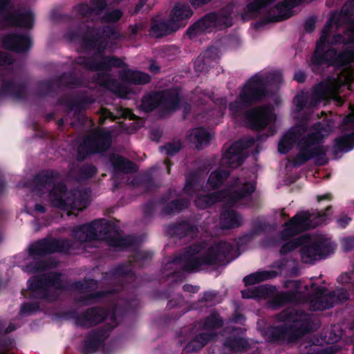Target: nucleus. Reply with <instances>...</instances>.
<instances>
[{"label": "nucleus", "mask_w": 354, "mask_h": 354, "mask_svg": "<svg viewBox=\"0 0 354 354\" xmlns=\"http://www.w3.org/2000/svg\"><path fill=\"white\" fill-rule=\"evenodd\" d=\"M64 37L70 41L80 40L85 51L94 52L92 56H79L74 61L75 64L87 71H111L128 66L124 58L105 54L109 40L118 41L121 38L120 33L114 26L97 27L82 24L75 30H68Z\"/></svg>", "instance_id": "obj_1"}, {"label": "nucleus", "mask_w": 354, "mask_h": 354, "mask_svg": "<svg viewBox=\"0 0 354 354\" xmlns=\"http://www.w3.org/2000/svg\"><path fill=\"white\" fill-rule=\"evenodd\" d=\"M234 245L225 241L214 242L203 252L198 253L189 246L183 254L175 256L161 267L162 281H169V288L181 283L185 273H196L209 268L216 269L229 263L227 257Z\"/></svg>", "instance_id": "obj_2"}, {"label": "nucleus", "mask_w": 354, "mask_h": 354, "mask_svg": "<svg viewBox=\"0 0 354 354\" xmlns=\"http://www.w3.org/2000/svg\"><path fill=\"white\" fill-rule=\"evenodd\" d=\"M311 129L312 132L301 136L307 131L308 125L301 123L286 132L279 141L278 151L281 154L288 153L297 144L298 153L292 160L294 167H299L313 158H315V164L319 166L328 162L326 150L322 144L330 131V127L317 122L312 126Z\"/></svg>", "instance_id": "obj_3"}, {"label": "nucleus", "mask_w": 354, "mask_h": 354, "mask_svg": "<svg viewBox=\"0 0 354 354\" xmlns=\"http://www.w3.org/2000/svg\"><path fill=\"white\" fill-rule=\"evenodd\" d=\"M62 273L50 272L35 275L28 280L27 284L32 297L54 302L58 299V294L51 291L50 288L56 290L63 291L68 289L63 281ZM99 286L98 281L94 279H85L84 282L75 281L69 286L70 289L77 290L93 291Z\"/></svg>", "instance_id": "obj_4"}, {"label": "nucleus", "mask_w": 354, "mask_h": 354, "mask_svg": "<svg viewBox=\"0 0 354 354\" xmlns=\"http://www.w3.org/2000/svg\"><path fill=\"white\" fill-rule=\"evenodd\" d=\"M285 320L292 323L273 326L268 329L266 335L270 342L278 344L296 343L304 335L313 330V319L306 313H301L300 315L297 313L296 317L290 313L287 315Z\"/></svg>", "instance_id": "obj_5"}, {"label": "nucleus", "mask_w": 354, "mask_h": 354, "mask_svg": "<svg viewBox=\"0 0 354 354\" xmlns=\"http://www.w3.org/2000/svg\"><path fill=\"white\" fill-rule=\"evenodd\" d=\"M71 248L68 239H57L56 238H43L31 243L28 248V254L34 261L27 263L24 270L29 274L43 272L49 268L47 260H37L56 252H67Z\"/></svg>", "instance_id": "obj_6"}, {"label": "nucleus", "mask_w": 354, "mask_h": 354, "mask_svg": "<svg viewBox=\"0 0 354 354\" xmlns=\"http://www.w3.org/2000/svg\"><path fill=\"white\" fill-rule=\"evenodd\" d=\"M250 106H252L245 103L239 94L234 102L230 103L229 111L233 118L244 115L246 127L256 131L265 129L276 120L277 116L271 106L261 105L247 110Z\"/></svg>", "instance_id": "obj_7"}, {"label": "nucleus", "mask_w": 354, "mask_h": 354, "mask_svg": "<svg viewBox=\"0 0 354 354\" xmlns=\"http://www.w3.org/2000/svg\"><path fill=\"white\" fill-rule=\"evenodd\" d=\"M332 212V206L328 205L323 210L315 209L298 212L284 224V228L281 232L282 240H288L311 228L325 223Z\"/></svg>", "instance_id": "obj_8"}, {"label": "nucleus", "mask_w": 354, "mask_h": 354, "mask_svg": "<svg viewBox=\"0 0 354 354\" xmlns=\"http://www.w3.org/2000/svg\"><path fill=\"white\" fill-rule=\"evenodd\" d=\"M89 191L68 190L64 183H59L50 193V201L54 207L63 211H82L89 205Z\"/></svg>", "instance_id": "obj_9"}, {"label": "nucleus", "mask_w": 354, "mask_h": 354, "mask_svg": "<svg viewBox=\"0 0 354 354\" xmlns=\"http://www.w3.org/2000/svg\"><path fill=\"white\" fill-rule=\"evenodd\" d=\"M282 75L279 72H274L268 76L255 74L247 80L239 94L245 103L251 106L262 102L268 95V85L270 82L279 83Z\"/></svg>", "instance_id": "obj_10"}, {"label": "nucleus", "mask_w": 354, "mask_h": 354, "mask_svg": "<svg viewBox=\"0 0 354 354\" xmlns=\"http://www.w3.org/2000/svg\"><path fill=\"white\" fill-rule=\"evenodd\" d=\"M111 144V131L104 129H96L85 136L78 145L77 160L82 162L92 155L102 153L109 149Z\"/></svg>", "instance_id": "obj_11"}, {"label": "nucleus", "mask_w": 354, "mask_h": 354, "mask_svg": "<svg viewBox=\"0 0 354 354\" xmlns=\"http://www.w3.org/2000/svg\"><path fill=\"white\" fill-rule=\"evenodd\" d=\"M255 189L254 183L248 181L244 183L240 189L230 191L226 194L223 191H220L197 196L195 200V205L198 208L205 209L216 203L223 201L226 198L228 203L234 205L250 196L254 192Z\"/></svg>", "instance_id": "obj_12"}, {"label": "nucleus", "mask_w": 354, "mask_h": 354, "mask_svg": "<svg viewBox=\"0 0 354 354\" xmlns=\"http://www.w3.org/2000/svg\"><path fill=\"white\" fill-rule=\"evenodd\" d=\"M232 10L223 8L219 12H210L190 25L186 30V35L194 38L211 27H230L233 24Z\"/></svg>", "instance_id": "obj_13"}, {"label": "nucleus", "mask_w": 354, "mask_h": 354, "mask_svg": "<svg viewBox=\"0 0 354 354\" xmlns=\"http://www.w3.org/2000/svg\"><path fill=\"white\" fill-rule=\"evenodd\" d=\"M306 236L300 245L299 254L301 261L304 263L313 264L316 261L325 259L333 252L334 248L331 241L323 236L312 238L309 234Z\"/></svg>", "instance_id": "obj_14"}, {"label": "nucleus", "mask_w": 354, "mask_h": 354, "mask_svg": "<svg viewBox=\"0 0 354 354\" xmlns=\"http://www.w3.org/2000/svg\"><path fill=\"white\" fill-rule=\"evenodd\" d=\"M313 66L326 64L337 69L344 68L354 62V48H347L341 51L333 47H328L315 57H311Z\"/></svg>", "instance_id": "obj_15"}, {"label": "nucleus", "mask_w": 354, "mask_h": 354, "mask_svg": "<svg viewBox=\"0 0 354 354\" xmlns=\"http://www.w3.org/2000/svg\"><path fill=\"white\" fill-rule=\"evenodd\" d=\"M11 0H0V27H17L24 29H32L34 26L35 16L30 11L15 10L9 12Z\"/></svg>", "instance_id": "obj_16"}, {"label": "nucleus", "mask_w": 354, "mask_h": 354, "mask_svg": "<svg viewBox=\"0 0 354 354\" xmlns=\"http://www.w3.org/2000/svg\"><path fill=\"white\" fill-rule=\"evenodd\" d=\"M256 141L257 140L254 137L250 136L234 142L223 154L224 163L231 169L241 166L246 158L243 151L252 147Z\"/></svg>", "instance_id": "obj_17"}, {"label": "nucleus", "mask_w": 354, "mask_h": 354, "mask_svg": "<svg viewBox=\"0 0 354 354\" xmlns=\"http://www.w3.org/2000/svg\"><path fill=\"white\" fill-rule=\"evenodd\" d=\"M120 232L119 227L107 221L102 240L105 241L109 247L116 248L118 251L125 250L136 245L135 237L130 235L121 236Z\"/></svg>", "instance_id": "obj_18"}, {"label": "nucleus", "mask_w": 354, "mask_h": 354, "mask_svg": "<svg viewBox=\"0 0 354 354\" xmlns=\"http://www.w3.org/2000/svg\"><path fill=\"white\" fill-rule=\"evenodd\" d=\"M107 221L101 218L81 225L73 231L74 237L82 243L102 240Z\"/></svg>", "instance_id": "obj_19"}, {"label": "nucleus", "mask_w": 354, "mask_h": 354, "mask_svg": "<svg viewBox=\"0 0 354 354\" xmlns=\"http://www.w3.org/2000/svg\"><path fill=\"white\" fill-rule=\"evenodd\" d=\"M139 306V300L136 297H127L120 299L113 306L110 315V323L107 324V329L112 330L119 324L118 318L134 313Z\"/></svg>", "instance_id": "obj_20"}, {"label": "nucleus", "mask_w": 354, "mask_h": 354, "mask_svg": "<svg viewBox=\"0 0 354 354\" xmlns=\"http://www.w3.org/2000/svg\"><path fill=\"white\" fill-rule=\"evenodd\" d=\"M0 96L24 100L27 95L28 85L25 81H16L15 78H1Z\"/></svg>", "instance_id": "obj_21"}, {"label": "nucleus", "mask_w": 354, "mask_h": 354, "mask_svg": "<svg viewBox=\"0 0 354 354\" xmlns=\"http://www.w3.org/2000/svg\"><path fill=\"white\" fill-rule=\"evenodd\" d=\"M109 310L101 306H94L82 312V327L90 328L104 322L109 316Z\"/></svg>", "instance_id": "obj_22"}, {"label": "nucleus", "mask_w": 354, "mask_h": 354, "mask_svg": "<svg viewBox=\"0 0 354 354\" xmlns=\"http://www.w3.org/2000/svg\"><path fill=\"white\" fill-rule=\"evenodd\" d=\"M32 44V39L28 35L13 32L3 38V47L15 53H25L30 50Z\"/></svg>", "instance_id": "obj_23"}, {"label": "nucleus", "mask_w": 354, "mask_h": 354, "mask_svg": "<svg viewBox=\"0 0 354 354\" xmlns=\"http://www.w3.org/2000/svg\"><path fill=\"white\" fill-rule=\"evenodd\" d=\"M65 74H63L58 77L55 80H45L37 82V89L35 95L39 97H44L51 94L56 93L55 84L58 87L61 86H79L78 80L73 77L71 80L65 82Z\"/></svg>", "instance_id": "obj_24"}, {"label": "nucleus", "mask_w": 354, "mask_h": 354, "mask_svg": "<svg viewBox=\"0 0 354 354\" xmlns=\"http://www.w3.org/2000/svg\"><path fill=\"white\" fill-rule=\"evenodd\" d=\"M60 174L54 169H45L37 173L32 180L31 185L37 190L50 189L49 194L61 182H58Z\"/></svg>", "instance_id": "obj_25"}, {"label": "nucleus", "mask_w": 354, "mask_h": 354, "mask_svg": "<svg viewBox=\"0 0 354 354\" xmlns=\"http://www.w3.org/2000/svg\"><path fill=\"white\" fill-rule=\"evenodd\" d=\"M313 293L310 296V306L313 310H324L333 307L329 291L323 286L312 283Z\"/></svg>", "instance_id": "obj_26"}, {"label": "nucleus", "mask_w": 354, "mask_h": 354, "mask_svg": "<svg viewBox=\"0 0 354 354\" xmlns=\"http://www.w3.org/2000/svg\"><path fill=\"white\" fill-rule=\"evenodd\" d=\"M106 338L105 331L102 328L89 331L82 341L80 352L82 354H94L104 345Z\"/></svg>", "instance_id": "obj_27"}, {"label": "nucleus", "mask_w": 354, "mask_h": 354, "mask_svg": "<svg viewBox=\"0 0 354 354\" xmlns=\"http://www.w3.org/2000/svg\"><path fill=\"white\" fill-rule=\"evenodd\" d=\"M344 124L354 127V115H348L344 119ZM354 149V131L350 133H345L337 137L334 140L333 153L348 152Z\"/></svg>", "instance_id": "obj_28"}, {"label": "nucleus", "mask_w": 354, "mask_h": 354, "mask_svg": "<svg viewBox=\"0 0 354 354\" xmlns=\"http://www.w3.org/2000/svg\"><path fill=\"white\" fill-rule=\"evenodd\" d=\"M193 14V10L188 5L178 2L171 10L168 19L173 26L177 27L178 30L186 26Z\"/></svg>", "instance_id": "obj_29"}, {"label": "nucleus", "mask_w": 354, "mask_h": 354, "mask_svg": "<svg viewBox=\"0 0 354 354\" xmlns=\"http://www.w3.org/2000/svg\"><path fill=\"white\" fill-rule=\"evenodd\" d=\"M93 102L94 100L90 95H85L72 99L68 95H64L57 99V104L65 106L68 110L74 111L75 113H77Z\"/></svg>", "instance_id": "obj_30"}, {"label": "nucleus", "mask_w": 354, "mask_h": 354, "mask_svg": "<svg viewBox=\"0 0 354 354\" xmlns=\"http://www.w3.org/2000/svg\"><path fill=\"white\" fill-rule=\"evenodd\" d=\"M170 195L171 192L169 191L167 194L162 195L158 199V203L164 205L160 212V214L162 216L179 213L187 209L189 206V202L186 198H176L168 202Z\"/></svg>", "instance_id": "obj_31"}, {"label": "nucleus", "mask_w": 354, "mask_h": 354, "mask_svg": "<svg viewBox=\"0 0 354 354\" xmlns=\"http://www.w3.org/2000/svg\"><path fill=\"white\" fill-rule=\"evenodd\" d=\"M167 232L171 236H175L179 239L186 236L194 238L197 236L198 229L188 221H182L179 223H171L167 227Z\"/></svg>", "instance_id": "obj_32"}, {"label": "nucleus", "mask_w": 354, "mask_h": 354, "mask_svg": "<svg viewBox=\"0 0 354 354\" xmlns=\"http://www.w3.org/2000/svg\"><path fill=\"white\" fill-rule=\"evenodd\" d=\"M96 72L93 75V82L94 83L107 89L115 88L116 92L120 95L127 94V89L125 86L120 85L116 80L111 78L109 73H105L110 72V71H99Z\"/></svg>", "instance_id": "obj_33"}, {"label": "nucleus", "mask_w": 354, "mask_h": 354, "mask_svg": "<svg viewBox=\"0 0 354 354\" xmlns=\"http://www.w3.org/2000/svg\"><path fill=\"white\" fill-rule=\"evenodd\" d=\"M160 108L166 113L175 112L180 108V97L178 92L160 91Z\"/></svg>", "instance_id": "obj_34"}, {"label": "nucleus", "mask_w": 354, "mask_h": 354, "mask_svg": "<svg viewBox=\"0 0 354 354\" xmlns=\"http://www.w3.org/2000/svg\"><path fill=\"white\" fill-rule=\"evenodd\" d=\"M121 80L125 82L134 85H144L149 83L151 76L147 73L125 68L120 72Z\"/></svg>", "instance_id": "obj_35"}, {"label": "nucleus", "mask_w": 354, "mask_h": 354, "mask_svg": "<svg viewBox=\"0 0 354 354\" xmlns=\"http://www.w3.org/2000/svg\"><path fill=\"white\" fill-rule=\"evenodd\" d=\"M295 290L281 291L277 294L272 299V304L278 308L283 307L288 304L297 303L300 299V292L297 291L299 284L294 281Z\"/></svg>", "instance_id": "obj_36"}, {"label": "nucleus", "mask_w": 354, "mask_h": 354, "mask_svg": "<svg viewBox=\"0 0 354 354\" xmlns=\"http://www.w3.org/2000/svg\"><path fill=\"white\" fill-rule=\"evenodd\" d=\"M177 31V27L169 22V20H153L149 33L152 37L162 38Z\"/></svg>", "instance_id": "obj_37"}, {"label": "nucleus", "mask_w": 354, "mask_h": 354, "mask_svg": "<svg viewBox=\"0 0 354 354\" xmlns=\"http://www.w3.org/2000/svg\"><path fill=\"white\" fill-rule=\"evenodd\" d=\"M221 227L223 230L239 227L242 224V217L234 209H226L221 214Z\"/></svg>", "instance_id": "obj_38"}, {"label": "nucleus", "mask_w": 354, "mask_h": 354, "mask_svg": "<svg viewBox=\"0 0 354 354\" xmlns=\"http://www.w3.org/2000/svg\"><path fill=\"white\" fill-rule=\"evenodd\" d=\"M110 160L115 171L127 174L136 173L138 170L136 164L122 156H113Z\"/></svg>", "instance_id": "obj_39"}, {"label": "nucleus", "mask_w": 354, "mask_h": 354, "mask_svg": "<svg viewBox=\"0 0 354 354\" xmlns=\"http://www.w3.org/2000/svg\"><path fill=\"white\" fill-rule=\"evenodd\" d=\"M97 172V167L89 163H85L71 169V175L78 182H83L92 178Z\"/></svg>", "instance_id": "obj_40"}, {"label": "nucleus", "mask_w": 354, "mask_h": 354, "mask_svg": "<svg viewBox=\"0 0 354 354\" xmlns=\"http://www.w3.org/2000/svg\"><path fill=\"white\" fill-rule=\"evenodd\" d=\"M189 140L195 145L198 149H201L204 146H207L211 140V134L203 127L194 128L189 135Z\"/></svg>", "instance_id": "obj_41"}, {"label": "nucleus", "mask_w": 354, "mask_h": 354, "mask_svg": "<svg viewBox=\"0 0 354 354\" xmlns=\"http://www.w3.org/2000/svg\"><path fill=\"white\" fill-rule=\"evenodd\" d=\"M158 107H160V91H151L142 96L139 106L141 111L148 113Z\"/></svg>", "instance_id": "obj_42"}, {"label": "nucleus", "mask_w": 354, "mask_h": 354, "mask_svg": "<svg viewBox=\"0 0 354 354\" xmlns=\"http://www.w3.org/2000/svg\"><path fill=\"white\" fill-rule=\"evenodd\" d=\"M275 9L277 13L267 16L266 18L267 23L284 21L291 17L293 15V8L288 3H286L285 0L277 3L275 6Z\"/></svg>", "instance_id": "obj_43"}, {"label": "nucleus", "mask_w": 354, "mask_h": 354, "mask_svg": "<svg viewBox=\"0 0 354 354\" xmlns=\"http://www.w3.org/2000/svg\"><path fill=\"white\" fill-rule=\"evenodd\" d=\"M117 292L115 288L95 291L79 297L77 301L83 306H91L98 303L102 299Z\"/></svg>", "instance_id": "obj_44"}, {"label": "nucleus", "mask_w": 354, "mask_h": 354, "mask_svg": "<svg viewBox=\"0 0 354 354\" xmlns=\"http://www.w3.org/2000/svg\"><path fill=\"white\" fill-rule=\"evenodd\" d=\"M332 21L333 19L330 17L322 30L321 36L316 42L315 49L311 56L315 57V59L317 57V55L326 50V46L329 45L328 37L332 29Z\"/></svg>", "instance_id": "obj_45"}, {"label": "nucleus", "mask_w": 354, "mask_h": 354, "mask_svg": "<svg viewBox=\"0 0 354 354\" xmlns=\"http://www.w3.org/2000/svg\"><path fill=\"white\" fill-rule=\"evenodd\" d=\"M216 335L211 333H201L196 335L186 346L187 351L196 352L205 346Z\"/></svg>", "instance_id": "obj_46"}, {"label": "nucleus", "mask_w": 354, "mask_h": 354, "mask_svg": "<svg viewBox=\"0 0 354 354\" xmlns=\"http://www.w3.org/2000/svg\"><path fill=\"white\" fill-rule=\"evenodd\" d=\"M275 288L270 285H261L255 287L253 290H246L241 292L242 297L250 298H267L271 295Z\"/></svg>", "instance_id": "obj_47"}, {"label": "nucleus", "mask_w": 354, "mask_h": 354, "mask_svg": "<svg viewBox=\"0 0 354 354\" xmlns=\"http://www.w3.org/2000/svg\"><path fill=\"white\" fill-rule=\"evenodd\" d=\"M224 321L216 310H212L203 320V328L206 330H218L223 326Z\"/></svg>", "instance_id": "obj_48"}, {"label": "nucleus", "mask_w": 354, "mask_h": 354, "mask_svg": "<svg viewBox=\"0 0 354 354\" xmlns=\"http://www.w3.org/2000/svg\"><path fill=\"white\" fill-rule=\"evenodd\" d=\"M223 345L232 352H243L250 348L248 341L243 337H228Z\"/></svg>", "instance_id": "obj_49"}, {"label": "nucleus", "mask_w": 354, "mask_h": 354, "mask_svg": "<svg viewBox=\"0 0 354 354\" xmlns=\"http://www.w3.org/2000/svg\"><path fill=\"white\" fill-rule=\"evenodd\" d=\"M230 171L226 169H217L211 172L207 179V184L212 189L219 188L230 176Z\"/></svg>", "instance_id": "obj_50"}, {"label": "nucleus", "mask_w": 354, "mask_h": 354, "mask_svg": "<svg viewBox=\"0 0 354 354\" xmlns=\"http://www.w3.org/2000/svg\"><path fill=\"white\" fill-rule=\"evenodd\" d=\"M153 253L150 251L137 250L132 254L129 263L132 267L142 268L146 263L151 261Z\"/></svg>", "instance_id": "obj_51"}, {"label": "nucleus", "mask_w": 354, "mask_h": 354, "mask_svg": "<svg viewBox=\"0 0 354 354\" xmlns=\"http://www.w3.org/2000/svg\"><path fill=\"white\" fill-rule=\"evenodd\" d=\"M274 276V272L272 271H259L245 276L243 281L245 286H248L272 279Z\"/></svg>", "instance_id": "obj_52"}, {"label": "nucleus", "mask_w": 354, "mask_h": 354, "mask_svg": "<svg viewBox=\"0 0 354 354\" xmlns=\"http://www.w3.org/2000/svg\"><path fill=\"white\" fill-rule=\"evenodd\" d=\"M329 91V85L324 83L316 84L313 88V97L310 100V105H317L327 96Z\"/></svg>", "instance_id": "obj_53"}, {"label": "nucleus", "mask_w": 354, "mask_h": 354, "mask_svg": "<svg viewBox=\"0 0 354 354\" xmlns=\"http://www.w3.org/2000/svg\"><path fill=\"white\" fill-rule=\"evenodd\" d=\"M104 115L106 118H111L112 120L120 118L134 120L137 118L131 109L123 108L122 106L116 109L115 114L107 109H104Z\"/></svg>", "instance_id": "obj_54"}, {"label": "nucleus", "mask_w": 354, "mask_h": 354, "mask_svg": "<svg viewBox=\"0 0 354 354\" xmlns=\"http://www.w3.org/2000/svg\"><path fill=\"white\" fill-rule=\"evenodd\" d=\"M277 0H254L246 6L247 10L252 15H259L263 9L268 8Z\"/></svg>", "instance_id": "obj_55"}, {"label": "nucleus", "mask_w": 354, "mask_h": 354, "mask_svg": "<svg viewBox=\"0 0 354 354\" xmlns=\"http://www.w3.org/2000/svg\"><path fill=\"white\" fill-rule=\"evenodd\" d=\"M307 239L306 236H300L297 239L289 241L281 245L279 250V253L281 255H286L289 252L295 250L297 248H300L301 244H302L304 240Z\"/></svg>", "instance_id": "obj_56"}, {"label": "nucleus", "mask_w": 354, "mask_h": 354, "mask_svg": "<svg viewBox=\"0 0 354 354\" xmlns=\"http://www.w3.org/2000/svg\"><path fill=\"white\" fill-rule=\"evenodd\" d=\"M351 35L346 38L343 35L337 33L329 40V44L332 46L337 44H354V26L348 28Z\"/></svg>", "instance_id": "obj_57"}, {"label": "nucleus", "mask_w": 354, "mask_h": 354, "mask_svg": "<svg viewBox=\"0 0 354 354\" xmlns=\"http://www.w3.org/2000/svg\"><path fill=\"white\" fill-rule=\"evenodd\" d=\"M209 50H205L201 53L200 55L196 59L194 62V68L195 71L199 73H204L208 71L211 64L207 59H205L204 57L207 56Z\"/></svg>", "instance_id": "obj_58"}, {"label": "nucleus", "mask_w": 354, "mask_h": 354, "mask_svg": "<svg viewBox=\"0 0 354 354\" xmlns=\"http://www.w3.org/2000/svg\"><path fill=\"white\" fill-rule=\"evenodd\" d=\"M133 183L138 185H146L145 191L146 193L150 192L153 187L152 176L149 173L143 174L137 176L133 179Z\"/></svg>", "instance_id": "obj_59"}, {"label": "nucleus", "mask_w": 354, "mask_h": 354, "mask_svg": "<svg viewBox=\"0 0 354 354\" xmlns=\"http://www.w3.org/2000/svg\"><path fill=\"white\" fill-rule=\"evenodd\" d=\"M328 293L331 297V301H333V306L335 304H342L349 299V295L348 292L346 290L343 288L337 289L336 290H333L332 292L329 291Z\"/></svg>", "instance_id": "obj_60"}, {"label": "nucleus", "mask_w": 354, "mask_h": 354, "mask_svg": "<svg viewBox=\"0 0 354 354\" xmlns=\"http://www.w3.org/2000/svg\"><path fill=\"white\" fill-rule=\"evenodd\" d=\"M160 151L163 150L169 156H174L178 153L183 149V144L180 140L177 142H169L166 143L165 145L160 147Z\"/></svg>", "instance_id": "obj_61"}, {"label": "nucleus", "mask_w": 354, "mask_h": 354, "mask_svg": "<svg viewBox=\"0 0 354 354\" xmlns=\"http://www.w3.org/2000/svg\"><path fill=\"white\" fill-rule=\"evenodd\" d=\"M132 266L129 263V265L126 264H120L112 268L113 274L115 276L116 279L126 277V276H133L134 275V272L132 270Z\"/></svg>", "instance_id": "obj_62"}, {"label": "nucleus", "mask_w": 354, "mask_h": 354, "mask_svg": "<svg viewBox=\"0 0 354 354\" xmlns=\"http://www.w3.org/2000/svg\"><path fill=\"white\" fill-rule=\"evenodd\" d=\"M198 182V176L195 173H191L186 177L184 191L185 193L191 194L195 192Z\"/></svg>", "instance_id": "obj_63"}, {"label": "nucleus", "mask_w": 354, "mask_h": 354, "mask_svg": "<svg viewBox=\"0 0 354 354\" xmlns=\"http://www.w3.org/2000/svg\"><path fill=\"white\" fill-rule=\"evenodd\" d=\"M14 346V339L9 337H0V354H9Z\"/></svg>", "instance_id": "obj_64"}]
</instances>
